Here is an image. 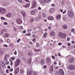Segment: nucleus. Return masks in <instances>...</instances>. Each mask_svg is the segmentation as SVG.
Instances as JSON below:
<instances>
[{
    "instance_id": "obj_1",
    "label": "nucleus",
    "mask_w": 75,
    "mask_h": 75,
    "mask_svg": "<svg viewBox=\"0 0 75 75\" xmlns=\"http://www.w3.org/2000/svg\"><path fill=\"white\" fill-rule=\"evenodd\" d=\"M64 72L62 69H59V71H57L55 72V75H64Z\"/></svg>"
},
{
    "instance_id": "obj_2",
    "label": "nucleus",
    "mask_w": 75,
    "mask_h": 75,
    "mask_svg": "<svg viewBox=\"0 0 75 75\" xmlns=\"http://www.w3.org/2000/svg\"><path fill=\"white\" fill-rule=\"evenodd\" d=\"M59 36L62 39H64L66 38L67 35L65 33H63L61 32L59 33Z\"/></svg>"
},
{
    "instance_id": "obj_3",
    "label": "nucleus",
    "mask_w": 75,
    "mask_h": 75,
    "mask_svg": "<svg viewBox=\"0 0 75 75\" xmlns=\"http://www.w3.org/2000/svg\"><path fill=\"white\" fill-rule=\"evenodd\" d=\"M68 16H69L70 17L72 18L74 16V13L71 10L69 11H68Z\"/></svg>"
},
{
    "instance_id": "obj_4",
    "label": "nucleus",
    "mask_w": 75,
    "mask_h": 75,
    "mask_svg": "<svg viewBox=\"0 0 75 75\" xmlns=\"http://www.w3.org/2000/svg\"><path fill=\"white\" fill-rule=\"evenodd\" d=\"M0 13L1 14H4L6 13V10L4 8H0Z\"/></svg>"
},
{
    "instance_id": "obj_5",
    "label": "nucleus",
    "mask_w": 75,
    "mask_h": 75,
    "mask_svg": "<svg viewBox=\"0 0 75 75\" xmlns=\"http://www.w3.org/2000/svg\"><path fill=\"white\" fill-rule=\"evenodd\" d=\"M21 62V60L20 59H18L15 63V67H17V66H18L20 63Z\"/></svg>"
},
{
    "instance_id": "obj_6",
    "label": "nucleus",
    "mask_w": 75,
    "mask_h": 75,
    "mask_svg": "<svg viewBox=\"0 0 75 75\" xmlns=\"http://www.w3.org/2000/svg\"><path fill=\"white\" fill-rule=\"evenodd\" d=\"M68 68L70 70H74L75 66L71 64L69 66Z\"/></svg>"
},
{
    "instance_id": "obj_7",
    "label": "nucleus",
    "mask_w": 75,
    "mask_h": 75,
    "mask_svg": "<svg viewBox=\"0 0 75 75\" xmlns=\"http://www.w3.org/2000/svg\"><path fill=\"white\" fill-rule=\"evenodd\" d=\"M46 62L48 64H51V60L49 57H47L46 58Z\"/></svg>"
},
{
    "instance_id": "obj_8",
    "label": "nucleus",
    "mask_w": 75,
    "mask_h": 75,
    "mask_svg": "<svg viewBox=\"0 0 75 75\" xmlns=\"http://www.w3.org/2000/svg\"><path fill=\"white\" fill-rule=\"evenodd\" d=\"M36 6V2L35 0H33V2H32V8H35Z\"/></svg>"
},
{
    "instance_id": "obj_9",
    "label": "nucleus",
    "mask_w": 75,
    "mask_h": 75,
    "mask_svg": "<svg viewBox=\"0 0 75 75\" xmlns=\"http://www.w3.org/2000/svg\"><path fill=\"white\" fill-rule=\"evenodd\" d=\"M16 22L17 24H20L22 23V21L20 18L17 19Z\"/></svg>"
},
{
    "instance_id": "obj_10",
    "label": "nucleus",
    "mask_w": 75,
    "mask_h": 75,
    "mask_svg": "<svg viewBox=\"0 0 75 75\" xmlns=\"http://www.w3.org/2000/svg\"><path fill=\"white\" fill-rule=\"evenodd\" d=\"M33 74V71L30 70L28 71L27 72V75H32Z\"/></svg>"
},
{
    "instance_id": "obj_11",
    "label": "nucleus",
    "mask_w": 75,
    "mask_h": 75,
    "mask_svg": "<svg viewBox=\"0 0 75 75\" xmlns=\"http://www.w3.org/2000/svg\"><path fill=\"white\" fill-rule=\"evenodd\" d=\"M70 63H73L75 61V59L73 58H71L69 59Z\"/></svg>"
},
{
    "instance_id": "obj_12",
    "label": "nucleus",
    "mask_w": 75,
    "mask_h": 75,
    "mask_svg": "<svg viewBox=\"0 0 75 75\" xmlns=\"http://www.w3.org/2000/svg\"><path fill=\"white\" fill-rule=\"evenodd\" d=\"M0 65L1 66V67H6L5 64L2 61H1L0 62Z\"/></svg>"
},
{
    "instance_id": "obj_13",
    "label": "nucleus",
    "mask_w": 75,
    "mask_h": 75,
    "mask_svg": "<svg viewBox=\"0 0 75 75\" xmlns=\"http://www.w3.org/2000/svg\"><path fill=\"white\" fill-rule=\"evenodd\" d=\"M6 16L7 17L10 18L12 16V14L11 13H8L6 14Z\"/></svg>"
},
{
    "instance_id": "obj_14",
    "label": "nucleus",
    "mask_w": 75,
    "mask_h": 75,
    "mask_svg": "<svg viewBox=\"0 0 75 75\" xmlns=\"http://www.w3.org/2000/svg\"><path fill=\"white\" fill-rule=\"evenodd\" d=\"M19 72V68L17 67L15 69V74L16 75H17Z\"/></svg>"
},
{
    "instance_id": "obj_15",
    "label": "nucleus",
    "mask_w": 75,
    "mask_h": 75,
    "mask_svg": "<svg viewBox=\"0 0 75 75\" xmlns=\"http://www.w3.org/2000/svg\"><path fill=\"white\" fill-rule=\"evenodd\" d=\"M40 64L42 65H43L45 64V60L44 59H42L41 60Z\"/></svg>"
},
{
    "instance_id": "obj_16",
    "label": "nucleus",
    "mask_w": 75,
    "mask_h": 75,
    "mask_svg": "<svg viewBox=\"0 0 75 75\" xmlns=\"http://www.w3.org/2000/svg\"><path fill=\"white\" fill-rule=\"evenodd\" d=\"M48 20H52V21L54 19V17L52 16H51V17L49 16V17H48Z\"/></svg>"
},
{
    "instance_id": "obj_17",
    "label": "nucleus",
    "mask_w": 75,
    "mask_h": 75,
    "mask_svg": "<svg viewBox=\"0 0 75 75\" xmlns=\"http://www.w3.org/2000/svg\"><path fill=\"white\" fill-rule=\"evenodd\" d=\"M62 28H63L64 30H67V25H63Z\"/></svg>"
},
{
    "instance_id": "obj_18",
    "label": "nucleus",
    "mask_w": 75,
    "mask_h": 75,
    "mask_svg": "<svg viewBox=\"0 0 75 75\" xmlns=\"http://www.w3.org/2000/svg\"><path fill=\"white\" fill-rule=\"evenodd\" d=\"M50 34L51 36H55V33L54 31H52L51 32Z\"/></svg>"
},
{
    "instance_id": "obj_19",
    "label": "nucleus",
    "mask_w": 75,
    "mask_h": 75,
    "mask_svg": "<svg viewBox=\"0 0 75 75\" xmlns=\"http://www.w3.org/2000/svg\"><path fill=\"white\" fill-rule=\"evenodd\" d=\"M9 35H9V34L8 33H5L4 36L5 37L8 38V37H9Z\"/></svg>"
},
{
    "instance_id": "obj_20",
    "label": "nucleus",
    "mask_w": 75,
    "mask_h": 75,
    "mask_svg": "<svg viewBox=\"0 0 75 75\" xmlns=\"http://www.w3.org/2000/svg\"><path fill=\"white\" fill-rule=\"evenodd\" d=\"M61 16L60 15H58L56 16V18H57V19H58V20H60L61 19Z\"/></svg>"
},
{
    "instance_id": "obj_21",
    "label": "nucleus",
    "mask_w": 75,
    "mask_h": 75,
    "mask_svg": "<svg viewBox=\"0 0 75 75\" xmlns=\"http://www.w3.org/2000/svg\"><path fill=\"white\" fill-rule=\"evenodd\" d=\"M21 13L23 17H25V11H22L21 12Z\"/></svg>"
},
{
    "instance_id": "obj_22",
    "label": "nucleus",
    "mask_w": 75,
    "mask_h": 75,
    "mask_svg": "<svg viewBox=\"0 0 75 75\" xmlns=\"http://www.w3.org/2000/svg\"><path fill=\"white\" fill-rule=\"evenodd\" d=\"M35 52H40L41 51V50L38 49H34Z\"/></svg>"
},
{
    "instance_id": "obj_23",
    "label": "nucleus",
    "mask_w": 75,
    "mask_h": 75,
    "mask_svg": "<svg viewBox=\"0 0 75 75\" xmlns=\"http://www.w3.org/2000/svg\"><path fill=\"white\" fill-rule=\"evenodd\" d=\"M47 33H45L43 34V38H45L47 37Z\"/></svg>"
},
{
    "instance_id": "obj_24",
    "label": "nucleus",
    "mask_w": 75,
    "mask_h": 75,
    "mask_svg": "<svg viewBox=\"0 0 75 75\" xmlns=\"http://www.w3.org/2000/svg\"><path fill=\"white\" fill-rule=\"evenodd\" d=\"M30 13L32 15H34L35 14V11H30Z\"/></svg>"
},
{
    "instance_id": "obj_25",
    "label": "nucleus",
    "mask_w": 75,
    "mask_h": 75,
    "mask_svg": "<svg viewBox=\"0 0 75 75\" xmlns=\"http://www.w3.org/2000/svg\"><path fill=\"white\" fill-rule=\"evenodd\" d=\"M30 6V4H27L25 6H23V7H25V8L28 7V6Z\"/></svg>"
},
{
    "instance_id": "obj_26",
    "label": "nucleus",
    "mask_w": 75,
    "mask_h": 75,
    "mask_svg": "<svg viewBox=\"0 0 75 75\" xmlns=\"http://www.w3.org/2000/svg\"><path fill=\"white\" fill-rule=\"evenodd\" d=\"M4 52L3 50H0V54H4Z\"/></svg>"
},
{
    "instance_id": "obj_27",
    "label": "nucleus",
    "mask_w": 75,
    "mask_h": 75,
    "mask_svg": "<svg viewBox=\"0 0 75 75\" xmlns=\"http://www.w3.org/2000/svg\"><path fill=\"white\" fill-rule=\"evenodd\" d=\"M21 74H24V69H21Z\"/></svg>"
},
{
    "instance_id": "obj_28",
    "label": "nucleus",
    "mask_w": 75,
    "mask_h": 75,
    "mask_svg": "<svg viewBox=\"0 0 75 75\" xmlns=\"http://www.w3.org/2000/svg\"><path fill=\"white\" fill-rule=\"evenodd\" d=\"M1 32V33H6V32H7V31L5 30H2Z\"/></svg>"
},
{
    "instance_id": "obj_29",
    "label": "nucleus",
    "mask_w": 75,
    "mask_h": 75,
    "mask_svg": "<svg viewBox=\"0 0 75 75\" xmlns=\"http://www.w3.org/2000/svg\"><path fill=\"white\" fill-rule=\"evenodd\" d=\"M32 61V59H30L28 61V63L29 64H31V61Z\"/></svg>"
},
{
    "instance_id": "obj_30",
    "label": "nucleus",
    "mask_w": 75,
    "mask_h": 75,
    "mask_svg": "<svg viewBox=\"0 0 75 75\" xmlns=\"http://www.w3.org/2000/svg\"><path fill=\"white\" fill-rule=\"evenodd\" d=\"M50 13H51V12H52L54 11V8H52L50 9Z\"/></svg>"
},
{
    "instance_id": "obj_31",
    "label": "nucleus",
    "mask_w": 75,
    "mask_h": 75,
    "mask_svg": "<svg viewBox=\"0 0 75 75\" xmlns=\"http://www.w3.org/2000/svg\"><path fill=\"white\" fill-rule=\"evenodd\" d=\"M40 1L41 3H45L44 0H40Z\"/></svg>"
},
{
    "instance_id": "obj_32",
    "label": "nucleus",
    "mask_w": 75,
    "mask_h": 75,
    "mask_svg": "<svg viewBox=\"0 0 75 75\" xmlns=\"http://www.w3.org/2000/svg\"><path fill=\"white\" fill-rule=\"evenodd\" d=\"M51 0H44L45 3V2L46 3H49V1H50Z\"/></svg>"
},
{
    "instance_id": "obj_33",
    "label": "nucleus",
    "mask_w": 75,
    "mask_h": 75,
    "mask_svg": "<svg viewBox=\"0 0 75 75\" xmlns=\"http://www.w3.org/2000/svg\"><path fill=\"white\" fill-rule=\"evenodd\" d=\"M53 69H54V67H53L52 66H51V68L50 69V71H51V72H52V71H53Z\"/></svg>"
},
{
    "instance_id": "obj_34",
    "label": "nucleus",
    "mask_w": 75,
    "mask_h": 75,
    "mask_svg": "<svg viewBox=\"0 0 75 75\" xmlns=\"http://www.w3.org/2000/svg\"><path fill=\"white\" fill-rule=\"evenodd\" d=\"M18 1L20 3H23V1L22 0H18Z\"/></svg>"
},
{
    "instance_id": "obj_35",
    "label": "nucleus",
    "mask_w": 75,
    "mask_h": 75,
    "mask_svg": "<svg viewBox=\"0 0 75 75\" xmlns=\"http://www.w3.org/2000/svg\"><path fill=\"white\" fill-rule=\"evenodd\" d=\"M7 58H8L7 55H6V56L5 55V59L6 61H8V60H7Z\"/></svg>"
},
{
    "instance_id": "obj_36",
    "label": "nucleus",
    "mask_w": 75,
    "mask_h": 75,
    "mask_svg": "<svg viewBox=\"0 0 75 75\" xmlns=\"http://www.w3.org/2000/svg\"><path fill=\"white\" fill-rule=\"evenodd\" d=\"M26 35H27V36H31V33H29L28 34H27Z\"/></svg>"
},
{
    "instance_id": "obj_37",
    "label": "nucleus",
    "mask_w": 75,
    "mask_h": 75,
    "mask_svg": "<svg viewBox=\"0 0 75 75\" xmlns=\"http://www.w3.org/2000/svg\"><path fill=\"white\" fill-rule=\"evenodd\" d=\"M1 20H6V18H4L3 17H1Z\"/></svg>"
},
{
    "instance_id": "obj_38",
    "label": "nucleus",
    "mask_w": 75,
    "mask_h": 75,
    "mask_svg": "<svg viewBox=\"0 0 75 75\" xmlns=\"http://www.w3.org/2000/svg\"><path fill=\"white\" fill-rule=\"evenodd\" d=\"M32 41H33V42H35V41H36V39H35V38H33V39Z\"/></svg>"
},
{
    "instance_id": "obj_39",
    "label": "nucleus",
    "mask_w": 75,
    "mask_h": 75,
    "mask_svg": "<svg viewBox=\"0 0 75 75\" xmlns=\"http://www.w3.org/2000/svg\"><path fill=\"white\" fill-rule=\"evenodd\" d=\"M11 60H12V61H14V59H15V57H11Z\"/></svg>"
},
{
    "instance_id": "obj_40",
    "label": "nucleus",
    "mask_w": 75,
    "mask_h": 75,
    "mask_svg": "<svg viewBox=\"0 0 75 75\" xmlns=\"http://www.w3.org/2000/svg\"><path fill=\"white\" fill-rule=\"evenodd\" d=\"M74 31H75V30H74V28H72L71 29V33H73V32H74Z\"/></svg>"
},
{
    "instance_id": "obj_41",
    "label": "nucleus",
    "mask_w": 75,
    "mask_h": 75,
    "mask_svg": "<svg viewBox=\"0 0 75 75\" xmlns=\"http://www.w3.org/2000/svg\"><path fill=\"white\" fill-rule=\"evenodd\" d=\"M35 13H37V12H38V10L36 9H35L34 10V11Z\"/></svg>"
},
{
    "instance_id": "obj_42",
    "label": "nucleus",
    "mask_w": 75,
    "mask_h": 75,
    "mask_svg": "<svg viewBox=\"0 0 75 75\" xmlns=\"http://www.w3.org/2000/svg\"><path fill=\"white\" fill-rule=\"evenodd\" d=\"M20 40H21V39L20 38H19L17 40V42L18 43L19 42V41H20Z\"/></svg>"
},
{
    "instance_id": "obj_43",
    "label": "nucleus",
    "mask_w": 75,
    "mask_h": 75,
    "mask_svg": "<svg viewBox=\"0 0 75 75\" xmlns=\"http://www.w3.org/2000/svg\"><path fill=\"white\" fill-rule=\"evenodd\" d=\"M10 39H7V42L9 43L10 42Z\"/></svg>"
},
{
    "instance_id": "obj_44",
    "label": "nucleus",
    "mask_w": 75,
    "mask_h": 75,
    "mask_svg": "<svg viewBox=\"0 0 75 75\" xmlns=\"http://www.w3.org/2000/svg\"><path fill=\"white\" fill-rule=\"evenodd\" d=\"M52 58V59H55V56H52L51 57Z\"/></svg>"
},
{
    "instance_id": "obj_45",
    "label": "nucleus",
    "mask_w": 75,
    "mask_h": 75,
    "mask_svg": "<svg viewBox=\"0 0 75 75\" xmlns=\"http://www.w3.org/2000/svg\"><path fill=\"white\" fill-rule=\"evenodd\" d=\"M34 75H37V74L36 72L35 71L34 72Z\"/></svg>"
},
{
    "instance_id": "obj_46",
    "label": "nucleus",
    "mask_w": 75,
    "mask_h": 75,
    "mask_svg": "<svg viewBox=\"0 0 75 75\" xmlns=\"http://www.w3.org/2000/svg\"><path fill=\"white\" fill-rule=\"evenodd\" d=\"M70 40V38H67V41H69Z\"/></svg>"
},
{
    "instance_id": "obj_47",
    "label": "nucleus",
    "mask_w": 75,
    "mask_h": 75,
    "mask_svg": "<svg viewBox=\"0 0 75 75\" xmlns=\"http://www.w3.org/2000/svg\"><path fill=\"white\" fill-rule=\"evenodd\" d=\"M8 24V23L6 22H5L4 23V25H7Z\"/></svg>"
},
{
    "instance_id": "obj_48",
    "label": "nucleus",
    "mask_w": 75,
    "mask_h": 75,
    "mask_svg": "<svg viewBox=\"0 0 75 75\" xmlns=\"http://www.w3.org/2000/svg\"><path fill=\"white\" fill-rule=\"evenodd\" d=\"M48 29L49 30H51V27L50 26H49Z\"/></svg>"
},
{
    "instance_id": "obj_49",
    "label": "nucleus",
    "mask_w": 75,
    "mask_h": 75,
    "mask_svg": "<svg viewBox=\"0 0 75 75\" xmlns=\"http://www.w3.org/2000/svg\"><path fill=\"white\" fill-rule=\"evenodd\" d=\"M62 43L61 42H59L58 43V45H62Z\"/></svg>"
},
{
    "instance_id": "obj_50",
    "label": "nucleus",
    "mask_w": 75,
    "mask_h": 75,
    "mask_svg": "<svg viewBox=\"0 0 75 75\" xmlns=\"http://www.w3.org/2000/svg\"><path fill=\"white\" fill-rule=\"evenodd\" d=\"M58 66H56V67H55V69H58Z\"/></svg>"
},
{
    "instance_id": "obj_51",
    "label": "nucleus",
    "mask_w": 75,
    "mask_h": 75,
    "mask_svg": "<svg viewBox=\"0 0 75 75\" xmlns=\"http://www.w3.org/2000/svg\"><path fill=\"white\" fill-rule=\"evenodd\" d=\"M43 68H44V69H45L46 68H47V66L44 65L43 67Z\"/></svg>"
},
{
    "instance_id": "obj_52",
    "label": "nucleus",
    "mask_w": 75,
    "mask_h": 75,
    "mask_svg": "<svg viewBox=\"0 0 75 75\" xmlns=\"http://www.w3.org/2000/svg\"><path fill=\"white\" fill-rule=\"evenodd\" d=\"M38 9L39 10H41V8L40 7H38Z\"/></svg>"
},
{
    "instance_id": "obj_53",
    "label": "nucleus",
    "mask_w": 75,
    "mask_h": 75,
    "mask_svg": "<svg viewBox=\"0 0 75 75\" xmlns=\"http://www.w3.org/2000/svg\"><path fill=\"white\" fill-rule=\"evenodd\" d=\"M34 19L33 18H32L31 19V20H30V21L31 22H33V21H34Z\"/></svg>"
},
{
    "instance_id": "obj_54",
    "label": "nucleus",
    "mask_w": 75,
    "mask_h": 75,
    "mask_svg": "<svg viewBox=\"0 0 75 75\" xmlns=\"http://www.w3.org/2000/svg\"><path fill=\"white\" fill-rule=\"evenodd\" d=\"M14 30L15 31H17V28H16L15 27H14Z\"/></svg>"
},
{
    "instance_id": "obj_55",
    "label": "nucleus",
    "mask_w": 75,
    "mask_h": 75,
    "mask_svg": "<svg viewBox=\"0 0 75 75\" xmlns=\"http://www.w3.org/2000/svg\"><path fill=\"white\" fill-rule=\"evenodd\" d=\"M4 47H8V45H7L6 44L4 45Z\"/></svg>"
},
{
    "instance_id": "obj_56",
    "label": "nucleus",
    "mask_w": 75,
    "mask_h": 75,
    "mask_svg": "<svg viewBox=\"0 0 75 75\" xmlns=\"http://www.w3.org/2000/svg\"><path fill=\"white\" fill-rule=\"evenodd\" d=\"M8 71H9V70H8V69L6 70V73H7V74H8Z\"/></svg>"
},
{
    "instance_id": "obj_57",
    "label": "nucleus",
    "mask_w": 75,
    "mask_h": 75,
    "mask_svg": "<svg viewBox=\"0 0 75 75\" xmlns=\"http://www.w3.org/2000/svg\"><path fill=\"white\" fill-rule=\"evenodd\" d=\"M71 43H72V44H75V41H72Z\"/></svg>"
},
{
    "instance_id": "obj_58",
    "label": "nucleus",
    "mask_w": 75,
    "mask_h": 75,
    "mask_svg": "<svg viewBox=\"0 0 75 75\" xmlns=\"http://www.w3.org/2000/svg\"><path fill=\"white\" fill-rule=\"evenodd\" d=\"M13 69H10V71H11V72H12V71H13Z\"/></svg>"
},
{
    "instance_id": "obj_59",
    "label": "nucleus",
    "mask_w": 75,
    "mask_h": 75,
    "mask_svg": "<svg viewBox=\"0 0 75 75\" xmlns=\"http://www.w3.org/2000/svg\"><path fill=\"white\" fill-rule=\"evenodd\" d=\"M4 41L3 40H0V43H1V42H3Z\"/></svg>"
},
{
    "instance_id": "obj_60",
    "label": "nucleus",
    "mask_w": 75,
    "mask_h": 75,
    "mask_svg": "<svg viewBox=\"0 0 75 75\" xmlns=\"http://www.w3.org/2000/svg\"><path fill=\"white\" fill-rule=\"evenodd\" d=\"M26 2H30V1L28 0H24Z\"/></svg>"
},
{
    "instance_id": "obj_61",
    "label": "nucleus",
    "mask_w": 75,
    "mask_h": 75,
    "mask_svg": "<svg viewBox=\"0 0 75 75\" xmlns=\"http://www.w3.org/2000/svg\"><path fill=\"white\" fill-rule=\"evenodd\" d=\"M29 43L30 44H33V42H29Z\"/></svg>"
},
{
    "instance_id": "obj_62",
    "label": "nucleus",
    "mask_w": 75,
    "mask_h": 75,
    "mask_svg": "<svg viewBox=\"0 0 75 75\" xmlns=\"http://www.w3.org/2000/svg\"><path fill=\"white\" fill-rule=\"evenodd\" d=\"M14 54H15V55H17V51H16L14 52Z\"/></svg>"
},
{
    "instance_id": "obj_63",
    "label": "nucleus",
    "mask_w": 75,
    "mask_h": 75,
    "mask_svg": "<svg viewBox=\"0 0 75 75\" xmlns=\"http://www.w3.org/2000/svg\"><path fill=\"white\" fill-rule=\"evenodd\" d=\"M7 68H8V69H10V66H8L7 67Z\"/></svg>"
},
{
    "instance_id": "obj_64",
    "label": "nucleus",
    "mask_w": 75,
    "mask_h": 75,
    "mask_svg": "<svg viewBox=\"0 0 75 75\" xmlns=\"http://www.w3.org/2000/svg\"><path fill=\"white\" fill-rule=\"evenodd\" d=\"M13 65V62L11 61V65Z\"/></svg>"
}]
</instances>
